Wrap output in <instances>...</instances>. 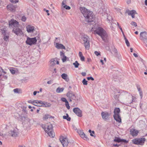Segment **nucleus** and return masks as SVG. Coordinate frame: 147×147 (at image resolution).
<instances>
[{
	"label": "nucleus",
	"instance_id": "nucleus-50",
	"mask_svg": "<svg viewBox=\"0 0 147 147\" xmlns=\"http://www.w3.org/2000/svg\"><path fill=\"white\" fill-rule=\"evenodd\" d=\"M94 54L97 56H98L100 55V53L97 51H95L94 52Z\"/></svg>",
	"mask_w": 147,
	"mask_h": 147
},
{
	"label": "nucleus",
	"instance_id": "nucleus-34",
	"mask_svg": "<svg viewBox=\"0 0 147 147\" xmlns=\"http://www.w3.org/2000/svg\"><path fill=\"white\" fill-rule=\"evenodd\" d=\"M73 64L74 65L75 68H78L80 65L77 61H76L75 62L73 63Z\"/></svg>",
	"mask_w": 147,
	"mask_h": 147
},
{
	"label": "nucleus",
	"instance_id": "nucleus-14",
	"mask_svg": "<svg viewBox=\"0 0 147 147\" xmlns=\"http://www.w3.org/2000/svg\"><path fill=\"white\" fill-rule=\"evenodd\" d=\"M78 132L81 137L84 140L86 141L89 140V138L87 137V136L84 134L82 131L78 130Z\"/></svg>",
	"mask_w": 147,
	"mask_h": 147
},
{
	"label": "nucleus",
	"instance_id": "nucleus-12",
	"mask_svg": "<svg viewBox=\"0 0 147 147\" xmlns=\"http://www.w3.org/2000/svg\"><path fill=\"white\" fill-rule=\"evenodd\" d=\"M8 135L13 137H15L17 136L18 134V130L17 129H13L9 131L8 132Z\"/></svg>",
	"mask_w": 147,
	"mask_h": 147
},
{
	"label": "nucleus",
	"instance_id": "nucleus-42",
	"mask_svg": "<svg viewBox=\"0 0 147 147\" xmlns=\"http://www.w3.org/2000/svg\"><path fill=\"white\" fill-rule=\"evenodd\" d=\"M26 20V18L25 16H23L21 18V20L23 22H25Z\"/></svg>",
	"mask_w": 147,
	"mask_h": 147
},
{
	"label": "nucleus",
	"instance_id": "nucleus-43",
	"mask_svg": "<svg viewBox=\"0 0 147 147\" xmlns=\"http://www.w3.org/2000/svg\"><path fill=\"white\" fill-rule=\"evenodd\" d=\"M107 19L109 21V22H110V21L112 19V18L111 16H107Z\"/></svg>",
	"mask_w": 147,
	"mask_h": 147
},
{
	"label": "nucleus",
	"instance_id": "nucleus-36",
	"mask_svg": "<svg viewBox=\"0 0 147 147\" xmlns=\"http://www.w3.org/2000/svg\"><path fill=\"white\" fill-rule=\"evenodd\" d=\"M9 38V36H6L5 34L4 35L3 39L5 41H7Z\"/></svg>",
	"mask_w": 147,
	"mask_h": 147
},
{
	"label": "nucleus",
	"instance_id": "nucleus-41",
	"mask_svg": "<svg viewBox=\"0 0 147 147\" xmlns=\"http://www.w3.org/2000/svg\"><path fill=\"white\" fill-rule=\"evenodd\" d=\"M61 100L62 101L65 102V103L66 102H68V101L65 98H61Z\"/></svg>",
	"mask_w": 147,
	"mask_h": 147
},
{
	"label": "nucleus",
	"instance_id": "nucleus-29",
	"mask_svg": "<svg viewBox=\"0 0 147 147\" xmlns=\"http://www.w3.org/2000/svg\"><path fill=\"white\" fill-rule=\"evenodd\" d=\"M66 116H63V118L64 119H66L68 121H70L71 120V118L69 117V115L67 113L66 114Z\"/></svg>",
	"mask_w": 147,
	"mask_h": 147
},
{
	"label": "nucleus",
	"instance_id": "nucleus-26",
	"mask_svg": "<svg viewBox=\"0 0 147 147\" xmlns=\"http://www.w3.org/2000/svg\"><path fill=\"white\" fill-rule=\"evenodd\" d=\"M120 112V109L119 108H116L115 109L114 113V115H119V113Z\"/></svg>",
	"mask_w": 147,
	"mask_h": 147
},
{
	"label": "nucleus",
	"instance_id": "nucleus-48",
	"mask_svg": "<svg viewBox=\"0 0 147 147\" xmlns=\"http://www.w3.org/2000/svg\"><path fill=\"white\" fill-rule=\"evenodd\" d=\"M28 102L30 103H31L33 105H35V100L32 101L31 100H30L28 101Z\"/></svg>",
	"mask_w": 147,
	"mask_h": 147
},
{
	"label": "nucleus",
	"instance_id": "nucleus-56",
	"mask_svg": "<svg viewBox=\"0 0 147 147\" xmlns=\"http://www.w3.org/2000/svg\"><path fill=\"white\" fill-rule=\"evenodd\" d=\"M81 74L83 76H86V73L85 72H82V73H81Z\"/></svg>",
	"mask_w": 147,
	"mask_h": 147
},
{
	"label": "nucleus",
	"instance_id": "nucleus-5",
	"mask_svg": "<svg viewBox=\"0 0 147 147\" xmlns=\"http://www.w3.org/2000/svg\"><path fill=\"white\" fill-rule=\"evenodd\" d=\"M82 39L84 42V44L85 48L87 50H88L90 48V40L88 36L84 35L82 36Z\"/></svg>",
	"mask_w": 147,
	"mask_h": 147
},
{
	"label": "nucleus",
	"instance_id": "nucleus-40",
	"mask_svg": "<svg viewBox=\"0 0 147 147\" xmlns=\"http://www.w3.org/2000/svg\"><path fill=\"white\" fill-rule=\"evenodd\" d=\"M63 7L64 8H65L66 9H67V10L70 9H71V7H69L68 6H67V5H64Z\"/></svg>",
	"mask_w": 147,
	"mask_h": 147
},
{
	"label": "nucleus",
	"instance_id": "nucleus-20",
	"mask_svg": "<svg viewBox=\"0 0 147 147\" xmlns=\"http://www.w3.org/2000/svg\"><path fill=\"white\" fill-rule=\"evenodd\" d=\"M127 12L128 13L129 15H131L132 18H134L135 17V15L136 14H137L136 11L134 10H132L130 11L128 10L127 11Z\"/></svg>",
	"mask_w": 147,
	"mask_h": 147
},
{
	"label": "nucleus",
	"instance_id": "nucleus-19",
	"mask_svg": "<svg viewBox=\"0 0 147 147\" xmlns=\"http://www.w3.org/2000/svg\"><path fill=\"white\" fill-rule=\"evenodd\" d=\"M27 31L29 33H32L34 30V27L30 25L27 26L26 27Z\"/></svg>",
	"mask_w": 147,
	"mask_h": 147
},
{
	"label": "nucleus",
	"instance_id": "nucleus-35",
	"mask_svg": "<svg viewBox=\"0 0 147 147\" xmlns=\"http://www.w3.org/2000/svg\"><path fill=\"white\" fill-rule=\"evenodd\" d=\"M51 117L48 115H45L43 117V119L45 120L47 119L48 118H51Z\"/></svg>",
	"mask_w": 147,
	"mask_h": 147
},
{
	"label": "nucleus",
	"instance_id": "nucleus-9",
	"mask_svg": "<svg viewBox=\"0 0 147 147\" xmlns=\"http://www.w3.org/2000/svg\"><path fill=\"white\" fill-rule=\"evenodd\" d=\"M59 139L63 147H67L69 142L68 139L66 137L61 136Z\"/></svg>",
	"mask_w": 147,
	"mask_h": 147
},
{
	"label": "nucleus",
	"instance_id": "nucleus-6",
	"mask_svg": "<svg viewBox=\"0 0 147 147\" xmlns=\"http://www.w3.org/2000/svg\"><path fill=\"white\" fill-rule=\"evenodd\" d=\"M66 95L69 98V101L70 102H71L72 99L74 100L75 102H77L78 100L77 97L71 91L68 92L67 94Z\"/></svg>",
	"mask_w": 147,
	"mask_h": 147
},
{
	"label": "nucleus",
	"instance_id": "nucleus-24",
	"mask_svg": "<svg viewBox=\"0 0 147 147\" xmlns=\"http://www.w3.org/2000/svg\"><path fill=\"white\" fill-rule=\"evenodd\" d=\"M56 47L58 49H65V47L62 44L58 43H56Z\"/></svg>",
	"mask_w": 147,
	"mask_h": 147
},
{
	"label": "nucleus",
	"instance_id": "nucleus-47",
	"mask_svg": "<svg viewBox=\"0 0 147 147\" xmlns=\"http://www.w3.org/2000/svg\"><path fill=\"white\" fill-rule=\"evenodd\" d=\"M131 24L133 26H134L135 27L137 26V24L136 23L134 22H131Z\"/></svg>",
	"mask_w": 147,
	"mask_h": 147
},
{
	"label": "nucleus",
	"instance_id": "nucleus-13",
	"mask_svg": "<svg viewBox=\"0 0 147 147\" xmlns=\"http://www.w3.org/2000/svg\"><path fill=\"white\" fill-rule=\"evenodd\" d=\"M19 25V22L13 19H12L9 22V26H13L14 27H18Z\"/></svg>",
	"mask_w": 147,
	"mask_h": 147
},
{
	"label": "nucleus",
	"instance_id": "nucleus-11",
	"mask_svg": "<svg viewBox=\"0 0 147 147\" xmlns=\"http://www.w3.org/2000/svg\"><path fill=\"white\" fill-rule=\"evenodd\" d=\"M13 32L18 36H21L23 35V32L21 29L18 27L13 28Z\"/></svg>",
	"mask_w": 147,
	"mask_h": 147
},
{
	"label": "nucleus",
	"instance_id": "nucleus-10",
	"mask_svg": "<svg viewBox=\"0 0 147 147\" xmlns=\"http://www.w3.org/2000/svg\"><path fill=\"white\" fill-rule=\"evenodd\" d=\"M35 105L38 107H49L50 105L47 103H44L41 101L35 100Z\"/></svg>",
	"mask_w": 147,
	"mask_h": 147
},
{
	"label": "nucleus",
	"instance_id": "nucleus-38",
	"mask_svg": "<svg viewBox=\"0 0 147 147\" xmlns=\"http://www.w3.org/2000/svg\"><path fill=\"white\" fill-rule=\"evenodd\" d=\"M83 84L84 85H87V81H86L85 79H84L82 82Z\"/></svg>",
	"mask_w": 147,
	"mask_h": 147
},
{
	"label": "nucleus",
	"instance_id": "nucleus-27",
	"mask_svg": "<svg viewBox=\"0 0 147 147\" xmlns=\"http://www.w3.org/2000/svg\"><path fill=\"white\" fill-rule=\"evenodd\" d=\"M113 51L115 53V56L118 58H119L120 56V55H119L117 53V49L116 48H114L113 50Z\"/></svg>",
	"mask_w": 147,
	"mask_h": 147
},
{
	"label": "nucleus",
	"instance_id": "nucleus-22",
	"mask_svg": "<svg viewBox=\"0 0 147 147\" xmlns=\"http://www.w3.org/2000/svg\"><path fill=\"white\" fill-rule=\"evenodd\" d=\"M60 55L63 62L66 61L67 59V57L63 53L62 51L60 52Z\"/></svg>",
	"mask_w": 147,
	"mask_h": 147
},
{
	"label": "nucleus",
	"instance_id": "nucleus-60",
	"mask_svg": "<svg viewBox=\"0 0 147 147\" xmlns=\"http://www.w3.org/2000/svg\"><path fill=\"white\" fill-rule=\"evenodd\" d=\"M134 55L135 57H138V55L137 54H136L135 53H134L133 54Z\"/></svg>",
	"mask_w": 147,
	"mask_h": 147
},
{
	"label": "nucleus",
	"instance_id": "nucleus-51",
	"mask_svg": "<svg viewBox=\"0 0 147 147\" xmlns=\"http://www.w3.org/2000/svg\"><path fill=\"white\" fill-rule=\"evenodd\" d=\"M79 3L80 5H82L84 3V2L82 0H79Z\"/></svg>",
	"mask_w": 147,
	"mask_h": 147
},
{
	"label": "nucleus",
	"instance_id": "nucleus-59",
	"mask_svg": "<svg viewBox=\"0 0 147 147\" xmlns=\"http://www.w3.org/2000/svg\"><path fill=\"white\" fill-rule=\"evenodd\" d=\"M137 88H138V91H139V92L141 91L140 88L139 86H138L137 87Z\"/></svg>",
	"mask_w": 147,
	"mask_h": 147
},
{
	"label": "nucleus",
	"instance_id": "nucleus-37",
	"mask_svg": "<svg viewBox=\"0 0 147 147\" xmlns=\"http://www.w3.org/2000/svg\"><path fill=\"white\" fill-rule=\"evenodd\" d=\"M125 43H126V44L127 45V46L128 47H129V46H130V44H129V42L127 40V39L126 38H125Z\"/></svg>",
	"mask_w": 147,
	"mask_h": 147
},
{
	"label": "nucleus",
	"instance_id": "nucleus-8",
	"mask_svg": "<svg viewBox=\"0 0 147 147\" xmlns=\"http://www.w3.org/2000/svg\"><path fill=\"white\" fill-rule=\"evenodd\" d=\"M145 141V138H142L133 139L132 142L133 143L135 144L142 145L144 144Z\"/></svg>",
	"mask_w": 147,
	"mask_h": 147
},
{
	"label": "nucleus",
	"instance_id": "nucleus-64",
	"mask_svg": "<svg viewBox=\"0 0 147 147\" xmlns=\"http://www.w3.org/2000/svg\"><path fill=\"white\" fill-rule=\"evenodd\" d=\"M91 61V59H87V61H88V62H90V61Z\"/></svg>",
	"mask_w": 147,
	"mask_h": 147
},
{
	"label": "nucleus",
	"instance_id": "nucleus-32",
	"mask_svg": "<svg viewBox=\"0 0 147 147\" xmlns=\"http://www.w3.org/2000/svg\"><path fill=\"white\" fill-rule=\"evenodd\" d=\"M63 90L64 88H59L58 87L57 89L56 90V92L57 93H59L63 92Z\"/></svg>",
	"mask_w": 147,
	"mask_h": 147
},
{
	"label": "nucleus",
	"instance_id": "nucleus-4",
	"mask_svg": "<svg viewBox=\"0 0 147 147\" xmlns=\"http://www.w3.org/2000/svg\"><path fill=\"white\" fill-rule=\"evenodd\" d=\"M42 127L51 137L53 138L55 136V133L53 131V126L51 124L43 125Z\"/></svg>",
	"mask_w": 147,
	"mask_h": 147
},
{
	"label": "nucleus",
	"instance_id": "nucleus-31",
	"mask_svg": "<svg viewBox=\"0 0 147 147\" xmlns=\"http://www.w3.org/2000/svg\"><path fill=\"white\" fill-rule=\"evenodd\" d=\"M57 60L54 59H52L51 60L50 66H52L55 65L56 64V62Z\"/></svg>",
	"mask_w": 147,
	"mask_h": 147
},
{
	"label": "nucleus",
	"instance_id": "nucleus-58",
	"mask_svg": "<svg viewBox=\"0 0 147 147\" xmlns=\"http://www.w3.org/2000/svg\"><path fill=\"white\" fill-rule=\"evenodd\" d=\"M144 42L145 43L146 46L147 47V40H143Z\"/></svg>",
	"mask_w": 147,
	"mask_h": 147
},
{
	"label": "nucleus",
	"instance_id": "nucleus-63",
	"mask_svg": "<svg viewBox=\"0 0 147 147\" xmlns=\"http://www.w3.org/2000/svg\"><path fill=\"white\" fill-rule=\"evenodd\" d=\"M145 4L146 5H147V0H145Z\"/></svg>",
	"mask_w": 147,
	"mask_h": 147
},
{
	"label": "nucleus",
	"instance_id": "nucleus-28",
	"mask_svg": "<svg viewBox=\"0 0 147 147\" xmlns=\"http://www.w3.org/2000/svg\"><path fill=\"white\" fill-rule=\"evenodd\" d=\"M79 56L80 58V60L82 61H84L85 60V58L83 56L82 52H79Z\"/></svg>",
	"mask_w": 147,
	"mask_h": 147
},
{
	"label": "nucleus",
	"instance_id": "nucleus-54",
	"mask_svg": "<svg viewBox=\"0 0 147 147\" xmlns=\"http://www.w3.org/2000/svg\"><path fill=\"white\" fill-rule=\"evenodd\" d=\"M44 11H45L46 12H47V15H48V16L50 14H49V13L48 12H49V10H46V9H44Z\"/></svg>",
	"mask_w": 147,
	"mask_h": 147
},
{
	"label": "nucleus",
	"instance_id": "nucleus-45",
	"mask_svg": "<svg viewBox=\"0 0 147 147\" xmlns=\"http://www.w3.org/2000/svg\"><path fill=\"white\" fill-rule=\"evenodd\" d=\"M10 2L13 3H16L18 2V0H10Z\"/></svg>",
	"mask_w": 147,
	"mask_h": 147
},
{
	"label": "nucleus",
	"instance_id": "nucleus-25",
	"mask_svg": "<svg viewBox=\"0 0 147 147\" xmlns=\"http://www.w3.org/2000/svg\"><path fill=\"white\" fill-rule=\"evenodd\" d=\"M113 117L114 119L119 123L121 122V119L119 115H113Z\"/></svg>",
	"mask_w": 147,
	"mask_h": 147
},
{
	"label": "nucleus",
	"instance_id": "nucleus-62",
	"mask_svg": "<svg viewBox=\"0 0 147 147\" xmlns=\"http://www.w3.org/2000/svg\"><path fill=\"white\" fill-rule=\"evenodd\" d=\"M51 81H49L47 82V83L48 84H50L51 83Z\"/></svg>",
	"mask_w": 147,
	"mask_h": 147
},
{
	"label": "nucleus",
	"instance_id": "nucleus-46",
	"mask_svg": "<svg viewBox=\"0 0 147 147\" xmlns=\"http://www.w3.org/2000/svg\"><path fill=\"white\" fill-rule=\"evenodd\" d=\"M65 105L66 106V107L68 109H70V106L69 105V104L68 103V102H66L65 103Z\"/></svg>",
	"mask_w": 147,
	"mask_h": 147
},
{
	"label": "nucleus",
	"instance_id": "nucleus-7",
	"mask_svg": "<svg viewBox=\"0 0 147 147\" xmlns=\"http://www.w3.org/2000/svg\"><path fill=\"white\" fill-rule=\"evenodd\" d=\"M37 39L36 37L33 38H30L29 37H27V40L26 41V44L30 45H35Z\"/></svg>",
	"mask_w": 147,
	"mask_h": 147
},
{
	"label": "nucleus",
	"instance_id": "nucleus-39",
	"mask_svg": "<svg viewBox=\"0 0 147 147\" xmlns=\"http://www.w3.org/2000/svg\"><path fill=\"white\" fill-rule=\"evenodd\" d=\"M20 89L19 88H16L13 90V92L15 93H20L19 92Z\"/></svg>",
	"mask_w": 147,
	"mask_h": 147
},
{
	"label": "nucleus",
	"instance_id": "nucleus-1",
	"mask_svg": "<svg viewBox=\"0 0 147 147\" xmlns=\"http://www.w3.org/2000/svg\"><path fill=\"white\" fill-rule=\"evenodd\" d=\"M80 10L85 17L86 21L90 22L94 21L95 17L92 12L88 10L85 7H80Z\"/></svg>",
	"mask_w": 147,
	"mask_h": 147
},
{
	"label": "nucleus",
	"instance_id": "nucleus-44",
	"mask_svg": "<svg viewBox=\"0 0 147 147\" xmlns=\"http://www.w3.org/2000/svg\"><path fill=\"white\" fill-rule=\"evenodd\" d=\"M10 71L11 73L13 74H15V70L13 69V68H12V69H10Z\"/></svg>",
	"mask_w": 147,
	"mask_h": 147
},
{
	"label": "nucleus",
	"instance_id": "nucleus-17",
	"mask_svg": "<svg viewBox=\"0 0 147 147\" xmlns=\"http://www.w3.org/2000/svg\"><path fill=\"white\" fill-rule=\"evenodd\" d=\"M101 115L102 119L105 120L108 119L110 115L107 112H102L101 113Z\"/></svg>",
	"mask_w": 147,
	"mask_h": 147
},
{
	"label": "nucleus",
	"instance_id": "nucleus-55",
	"mask_svg": "<svg viewBox=\"0 0 147 147\" xmlns=\"http://www.w3.org/2000/svg\"><path fill=\"white\" fill-rule=\"evenodd\" d=\"M141 96V98H142V91L139 92Z\"/></svg>",
	"mask_w": 147,
	"mask_h": 147
},
{
	"label": "nucleus",
	"instance_id": "nucleus-33",
	"mask_svg": "<svg viewBox=\"0 0 147 147\" xmlns=\"http://www.w3.org/2000/svg\"><path fill=\"white\" fill-rule=\"evenodd\" d=\"M7 7L8 8H10L9 9L11 10L12 11H14L16 7H13L12 5H8L7 6Z\"/></svg>",
	"mask_w": 147,
	"mask_h": 147
},
{
	"label": "nucleus",
	"instance_id": "nucleus-15",
	"mask_svg": "<svg viewBox=\"0 0 147 147\" xmlns=\"http://www.w3.org/2000/svg\"><path fill=\"white\" fill-rule=\"evenodd\" d=\"M73 112L78 116L79 117H81L82 116V111L80 110L79 108L76 107L73 109Z\"/></svg>",
	"mask_w": 147,
	"mask_h": 147
},
{
	"label": "nucleus",
	"instance_id": "nucleus-23",
	"mask_svg": "<svg viewBox=\"0 0 147 147\" xmlns=\"http://www.w3.org/2000/svg\"><path fill=\"white\" fill-rule=\"evenodd\" d=\"M61 77L66 82H68L69 80L68 75L66 74L65 73L62 74L61 75Z\"/></svg>",
	"mask_w": 147,
	"mask_h": 147
},
{
	"label": "nucleus",
	"instance_id": "nucleus-61",
	"mask_svg": "<svg viewBox=\"0 0 147 147\" xmlns=\"http://www.w3.org/2000/svg\"><path fill=\"white\" fill-rule=\"evenodd\" d=\"M100 62L102 63V65H103L104 64V62H103V60L101 59L100 60Z\"/></svg>",
	"mask_w": 147,
	"mask_h": 147
},
{
	"label": "nucleus",
	"instance_id": "nucleus-49",
	"mask_svg": "<svg viewBox=\"0 0 147 147\" xmlns=\"http://www.w3.org/2000/svg\"><path fill=\"white\" fill-rule=\"evenodd\" d=\"M87 79L88 80H94V78L92 77H88L87 78Z\"/></svg>",
	"mask_w": 147,
	"mask_h": 147
},
{
	"label": "nucleus",
	"instance_id": "nucleus-3",
	"mask_svg": "<svg viewBox=\"0 0 147 147\" xmlns=\"http://www.w3.org/2000/svg\"><path fill=\"white\" fill-rule=\"evenodd\" d=\"M120 93L122 94V95L125 97L127 98H132V100L128 102L129 103H131L133 101H134L133 96H131L129 93H128L126 91L119 90H116V91L115 92L114 94V98L116 99H117L119 97V95L117 94Z\"/></svg>",
	"mask_w": 147,
	"mask_h": 147
},
{
	"label": "nucleus",
	"instance_id": "nucleus-53",
	"mask_svg": "<svg viewBox=\"0 0 147 147\" xmlns=\"http://www.w3.org/2000/svg\"><path fill=\"white\" fill-rule=\"evenodd\" d=\"M66 2V0H63L62 2V5L63 6L64 5H65V3Z\"/></svg>",
	"mask_w": 147,
	"mask_h": 147
},
{
	"label": "nucleus",
	"instance_id": "nucleus-21",
	"mask_svg": "<svg viewBox=\"0 0 147 147\" xmlns=\"http://www.w3.org/2000/svg\"><path fill=\"white\" fill-rule=\"evenodd\" d=\"M130 134L133 136H137L138 132V131L134 129H131L130 131Z\"/></svg>",
	"mask_w": 147,
	"mask_h": 147
},
{
	"label": "nucleus",
	"instance_id": "nucleus-52",
	"mask_svg": "<svg viewBox=\"0 0 147 147\" xmlns=\"http://www.w3.org/2000/svg\"><path fill=\"white\" fill-rule=\"evenodd\" d=\"M117 23L118 26L119 27V28L120 29V30H121V31L122 32V33H123V30H122V28L120 26L118 22H117Z\"/></svg>",
	"mask_w": 147,
	"mask_h": 147
},
{
	"label": "nucleus",
	"instance_id": "nucleus-16",
	"mask_svg": "<svg viewBox=\"0 0 147 147\" xmlns=\"http://www.w3.org/2000/svg\"><path fill=\"white\" fill-rule=\"evenodd\" d=\"M140 39L143 40H147V32H142L140 33Z\"/></svg>",
	"mask_w": 147,
	"mask_h": 147
},
{
	"label": "nucleus",
	"instance_id": "nucleus-30",
	"mask_svg": "<svg viewBox=\"0 0 147 147\" xmlns=\"http://www.w3.org/2000/svg\"><path fill=\"white\" fill-rule=\"evenodd\" d=\"M6 30V29L5 28H1L0 29V32H1V33L4 35L5 34V32Z\"/></svg>",
	"mask_w": 147,
	"mask_h": 147
},
{
	"label": "nucleus",
	"instance_id": "nucleus-18",
	"mask_svg": "<svg viewBox=\"0 0 147 147\" xmlns=\"http://www.w3.org/2000/svg\"><path fill=\"white\" fill-rule=\"evenodd\" d=\"M113 141L115 142L119 143L120 142H122L126 143L128 142V141L126 140L121 139L117 137H115V139H114Z\"/></svg>",
	"mask_w": 147,
	"mask_h": 147
},
{
	"label": "nucleus",
	"instance_id": "nucleus-57",
	"mask_svg": "<svg viewBox=\"0 0 147 147\" xmlns=\"http://www.w3.org/2000/svg\"><path fill=\"white\" fill-rule=\"evenodd\" d=\"M39 93V91H34V92H33V95H34V96H35L36 95V93Z\"/></svg>",
	"mask_w": 147,
	"mask_h": 147
},
{
	"label": "nucleus",
	"instance_id": "nucleus-2",
	"mask_svg": "<svg viewBox=\"0 0 147 147\" xmlns=\"http://www.w3.org/2000/svg\"><path fill=\"white\" fill-rule=\"evenodd\" d=\"M92 30L94 31V34H96L101 37L102 40L105 42H107L108 40V35L105 30L103 28L100 27H97L95 30L94 27H92Z\"/></svg>",
	"mask_w": 147,
	"mask_h": 147
}]
</instances>
